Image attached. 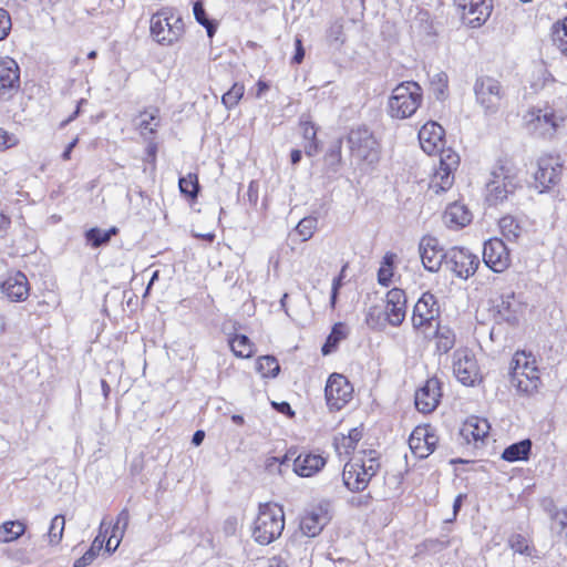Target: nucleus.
<instances>
[{
    "instance_id": "obj_36",
    "label": "nucleus",
    "mask_w": 567,
    "mask_h": 567,
    "mask_svg": "<svg viewBox=\"0 0 567 567\" xmlns=\"http://www.w3.org/2000/svg\"><path fill=\"white\" fill-rule=\"evenodd\" d=\"M415 434L421 439L424 444V452L419 454L420 458H425L432 454L437 445L439 437L430 426L414 429Z\"/></svg>"
},
{
    "instance_id": "obj_52",
    "label": "nucleus",
    "mask_w": 567,
    "mask_h": 567,
    "mask_svg": "<svg viewBox=\"0 0 567 567\" xmlns=\"http://www.w3.org/2000/svg\"><path fill=\"white\" fill-rule=\"evenodd\" d=\"M551 520L559 526V535L567 537V506L561 509L549 511Z\"/></svg>"
},
{
    "instance_id": "obj_26",
    "label": "nucleus",
    "mask_w": 567,
    "mask_h": 567,
    "mask_svg": "<svg viewBox=\"0 0 567 567\" xmlns=\"http://www.w3.org/2000/svg\"><path fill=\"white\" fill-rule=\"evenodd\" d=\"M472 213L464 204H450L444 214L443 219L450 228H463L472 221Z\"/></svg>"
},
{
    "instance_id": "obj_63",
    "label": "nucleus",
    "mask_w": 567,
    "mask_h": 567,
    "mask_svg": "<svg viewBox=\"0 0 567 567\" xmlns=\"http://www.w3.org/2000/svg\"><path fill=\"white\" fill-rule=\"evenodd\" d=\"M272 406L275 408V410L281 414H285L287 415L288 417H293L295 416V411L291 409V405L286 402V401H282V402H272Z\"/></svg>"
},
{
    "instance_id": "obj_6",
    "label": "nucleus",
    "mask_w": 567,
    "mask_h": 567,
    "mask_svg": "<svg viewBox=\"0 0 567 567\" xmlns=\"http://www.w3.org/2000/svg\"><path fill=\"white\" fill-rule=\"evenodd\" d=\"M151 34L161 44H172L184 32V23L172 9L165 8L151 18Z\"/></svg>"
},
{
    "instance_id": "obj_60",
    "label": "nucleus",
    "mask_w": 567,
    "mask_h": 567,
    "mask_svg": "<svg viewBox=\"0 0 567 567\" xmlns=\"http://www.w3.org/2000/svg\"><path fill=\"white\" fill-rule=\"evenodd\" d=\"M305 59V49L300 37L295 39V54L292 56V63L300 64Z\"/></svg>"
},
{
    "instance_id": "obj_19",
    "label": "nucleus",
    "mask_w": 567,
    "mask_h": 567,
    "mask_svg": "<svg viewBox=\"0 0 567 567\" xmlns=\"http://www.w3.org/2000/svg\"><path fill=\"white\" fill-rule=\"evenodd\" d=\"M406 313V296L404 290L393 288L386 293L385 316L386 321L399 327L405 319Z\"/></svg>"
},
{
    "instance_id": "obj_41",
    "label": "nucleus",
    "mask_w": 567,
    "mask_h": 567,
    "mask_svg": "<svg viewBox=\"0 0 567 567\" xmlns=\"http://www.w3.org/2000/svg\"><path fill=\"white\" fill-rule=\"evenodd\" d=\"M326 38L329 45L339 49L346 41L343 23L340 20L333 21L327 30Z\"/></svg>"
},
{
    "instance_id": "obj_56",
    "label": "nucleus",
    "mask_w": 567,
    "mask_h": 567,
    "mask_svg": "<svg viewBox=\"0 0 567 567\" xmlns=\"http://www.w3.org/2000/svg\"><path fill=\"white\" fill-rule=\"evenodd\" d=\"M11 29V19L7 10L0 8V41L6 39Z\"/></svg>"
},
{
    "instance_id": "obj_30",
    "label": "nucleus",
    "mask_w": 567,
    "mask_h": 567,
    "mask_svg": "<svg viewBox=\"0 0 567 567\" xmlns=\"http://www.w3.org/2000/svg\"><path fill=\"white\" fill-rule=\"evenodd\" d=\"M342 138L334 140L328 147L323 162L327 173H337L342 163Z\"/></svg>"
},
{
    "instance_id": "obj_46",
    "label": "nucleus",
    "mask_w": 567,
    "mask_h": 567,
    "mask_svg": "<svg viewBox=\"0 0 567 567\" xmlns=\"http://www.w3.org/2000/svg\"><path fill=\"white\" fill-rule=\"evenodd\" d=\"M65 519L62 515H55L50 524L48 536L51 544H59L63 536Z\"/></svg>"
},
{
    "instance_id": "obj_64",
    "label": "nucleus",
    "mask_w": 567,
    "mask_h": 567,
    "mask_svg": "<svg viewBox=\"0 0 567 567\" xmlns=\"http://www.w3.org/2000/svg\"><path fill=\"white\" fill-rule=\"evenodd\" d=\"M303 150L307 156L312 157L318 154L319 152V141H307L303 145Z\"/></svg>"
},
{
    "instance_id": "obj_17",
    "label": "nucleus",
    "mask_w": 567,
    "mask_h": 567,
    "mask_svg": "<svg viewBox=\"0 0 567 567\" xmlns=\"http://www.w3.org/2000/svg\"><path fill=\"white\" fill-rule=\"evenodd\" d=\"M440 398V381L436 378H431L416 390L414 395L415 408L422 413H430L436 409Z\"/></svg>"
},
{
    "instance_id": "obj_14",
    "label": "nucleus",
    "mask_w": 567,
    "mask_h": 567,
    "mask_svg": "<svg viewBox=\"0 0 567 567\" xmlns=\"http://www.w3.org/2000/svg\"><path fill=\"white\" fill-rule=\"evenodd\" d=\"M329 504L321 503L305 512L300 519V530L308 537L318 536L330 520Z\"/></svg>"
},
{
    "instance_id": "obj_3",
    "label": "nucleus",
    "mask_w": 567,
    "mask_h": 567,
    "mask_svg": "<svg viewBox=\"0 0 567 567\" xmlns=\"http://www.w3.org/2000/svg\"><path fill=\"white\" fill-rule=\"evenodd\" d=\"M523 188L516 174L505 167H499L492 173V178L486 184V202L491 206H497L506 200H514L516 192Z\"/></svg>"
},
{
    "instance_id": "obj_8",
    "label": "nucleus",
    "mask_w": 567,
    "mask_h": 567,
    "mask_svg": "<svg viewBox=\"0 0 567 567\" xmlns=\"http://www.w3.org/2000/svg\"><path fill=\"white\" fill-rule=\"evenodd\" d=\"M444 266L457 278L466 280L476 272L480 266V258L467 248L452 247L447 249Z\"/></svg>"
},
{
    "instance_id": "obj_39",
    "label": "nucleus",
    "mask_w": 567,
    "mask_h": 567,
    "mask_svg": "<svg viewBox=\"0 0 567 567\" xmlns=\"http://www.w3.org/2000/svg\"><path fill=\"white\" fill-rule=\"evenodd\" d=\"M256 369L265 378H275L280 371V365L274 355H262L258 358Z\"/></svg>"
},
{
    "instance_id": "obj_35",
    "label": "nucleus",
    "mask_w": 567,
    "mask_h": 567,
    "mask_svg": "<svg viewBox=\"0 0 567 567\" xmlns=\"http://www.w3.org/2000/svg\"><path fill=\"white\" fill-rule=\"evenodd\" d=\"M453 183L454 171L447 169V167L444 166H440L439 169L434 173L430 187L434 189L435 193H440L450 189Z\"/></svg>"
},
{
    "instance_id": "obj_40",
    "label": "nucleus",
    "mask_w": 567,
    "mask_h": 567,
    "mask_svg": "<svg viewBox=\"0 0 567 567\" xmlns=\"http://www.w3.org/2000/svg\"><path fill=\"white\" fill-rule=\"evenodd\" d=\"M179 190L183 195L194 199L199 193V183L196 174L189 173L187 176L179 177Z\"/></svg>"
},
{
    "instance_id": "obj_50",
    "label": "nucleus",
    "mask_w": 567,
    "mask_h": 567,
    "mask_svg": "<svg viewBox=\"0 0 567 567\" xmlns=\"http://www.w3.org/2000/svg\"><path fill=\"white\" fill-rule=\"evenodd\" d=\"M508 544H509V547L515 553H518L522 555H527V556L530 555V551H532L530 546H529L527 539L523 535H520V534L512 535L508 539Z\"/></svg>"
},
{
    "instance_id": "obj_25",
    "label": "nucleus",
    "mask_w": 567,
    "mask_h": 567,
    "mask_svg": "<svg viewBox=\"0 0 567 567\" xmlns=\"http://www.w3.org/2000/svg\"><path fill=\"white\" fill-rule=\"evenodd\" d=\"M344 486L351 492H361L369 485V477L361 471L358 462L347 463L342 472Z\"/></svg>"
},
{
    "instance_id": "obj_33",
    "label": "nucleus",
    "mask_w": 567,
    "mask_h": 567,
    "mask_svg": "<svg viewBox=\"0 0 567 567\" xmlns=\"http://www.w3.org/2000/svg\"><path fill=\"white\" fill-rule=\"evenodd\" d=\"M436 351L440 354L447 353L455 344V333L447 326L437 324L435 330Z\"/></svg>"
},
{
    "instance_id": "obj_57",
    "label": "nucleus",
    "mask_w": 567,
    "mask_h": 567,
    "mask_svg": "<svg viewBox=\"0 0 567 567\" xmlns=\"http://www.w3.org/2000/svg\"><path fill=\"white\" fill-rule=\"evenodd\" d=\"M193 13H194L196 21L200 25H205V23H208V21H210V19H208V17H207L204 4L200 0L194 2Z\"/></svg>"
},
{
    "instance_id": "obj_61",
    "label": "nucleus",
    "mask_w": 567,
    "mask_h": 567,
    "mask_svg": "<svg viewBox=\"0 0 567 567\" xmlns=\"http://www.w3.org/2000/svg\"><path fill=\"white\" fill-rule=\"evenodd\" d=\"M409 445L412 452L417 456L421 452H424V444L422 443L421 439L415 434V431H413L410 435Z\"/></svg>"
},
{
    "instance_id": "obj_4",
    "label": "nucleus",
    "mask_w": 567,
    "mask_h": 567,
    "mask_svg": "<svg viewBox=\"0 0 567 567\" xmlns=\"http://www.w3.org/2000/svg\"><path fill=\"white\" fill-rule=\"evenodd\" d=\"M475 101L486 115H494L501 109L506 97L502 83L489 75L477 76L473 86Z\"/></svg>"
},
{
    "instance_id": "obj_34",
    "label": "nucleus",
    "mask_w": 567,
    "mask_h": 567,
    "mask_svg": "<svg viewBox=\"0 0 567 567\" xmlns=\"http://www.w3.org/2000/svg\"><path fill=\"white\" fill-rule=\"evenodd\" d=\"M25 532V525L21 520H8L0 525V544L17 540Z\"/></svg>"
},
{
    "instance_id": "obj_62",
    "label": "nucleus",
    "mask_w": 567,
    "mask_h": 567,
    "mask_svg": "<svg viewBox=\"0 0 567 567\" xmlns=\"http://www.w3.org/2000/svg\"><path fill=\"white\" fill-rule=\"evenodd\" d=\"M128 522H130L128 511H127V508H123L118 513L116 522H115V524L113 526L115 527V529H123V530H125L127 528V526H128Z\"/></svg>"
},
{
    "instance_id": "obj_15",
    "label": "nucleus",
    "mask_w": 567,
    "mask_h": 567,
    "mask_svg": "<svg viewBox=\"0 0 567 567\" xmlns=\"http://www.w3.org/2000/svg\"><path fill=\"white\" fill-rule=\"evenodd\" d=\"M463 20L472 28L481 27L491 16L492 4L486 0H454Z\"/></svg>"
},
{
    "instance_id": "obj_18",
    "label": "nucleus",
    "mask_w": 567,
    "mask_h": 567,
    "mask_svg": "<svg viewBox=\"0 0 567 567\" xmlns=\"http://www.w3.org/2000/svg\"><path fill=\"white\" fill-rule=\"evenodd\" d=\"M440 309L435 296L429 291L424 292L416 301L412 323L415 329L431 323V321L439 316Z\"/></svg>"
},
{
    "instance_id": "obj_29",
    "label": "nucleus",
    "mask_w": 567,
    "mask_h": 567,
    "mask_svg": "<svg viewBox=\"0 0 567 567\" xmlns=\"http://www.w3.org/2000/svg\"><path fill=\"white\" fill-rule=\"evenodd\" d=\"M511 385L516 388L523 393H533L537 390L539 383V377L537 375V369H530V373H525V377H520L519 372L509 375Z\"/></svg>"
},
{
    "instance_id": "obj_59",
    "label": "nucleus",
    "mask_w": 567,
    "mask_h": 567,
    "mask_svg": "<svg viewBox=\"0 0 567 567\" xmlns=\"http://www.w3.org/2000/svg\"><path fill=\"white\" fill-rule=\"evenodd\" d=\"M392 277L393 271L391 268L381 266L380 269L378 270V282L383 287L390 286Z\"/></svg>"
},
{
    "instance_id": "obj_32",
    "label": "nucleus",
    "mask_w": 567,
    "mask_h": 567,
    "mask_svg": "<svg viewBox=\"0 0 567 567\" xmlns=\"http://www.w3.org/2000/svg\"><path fill=\"white\" fill-rule=\"evenodd\" d=\"M348 331L343 322H337L333 324L330 334L327 337L326 342L321 348L323 355H328L337 350L340 341L346 339Z\"/></svg>"
},
{
    "instance_id": "obj_10",
    "label": "nucleus",
    "mask_w": 567,
    "mask_h": 567,
    "mask_svg": "<svg viewBox=\"0 0 567 567\" xmlns=\"http://www.w3.org/2000/svg\"><path fill=\"white\" fill-rule=\"evenodd\" d=\"M453 372L466 386H474L482 380L476 359L468 350H456L453 353Z\"/></svg>"
},
{
    "instance_id": "obj_45",
    "label": "nucleus",
    "mask_w": 567,
    "mask_h": 567,
    "mask_svg": "<svg viewBox=\"0 0 567 567\" xmlns=\"http://www.w3.org/2000/svg\"><path fill=\"white\" fill-rule=\"evenodd\" d=\"M554 41L567 58V17L554 25Z\"/></svg>"
},
{
    "instance_id": "obj_22",
    "label": "nucleus",
    "mask_w": 567,
    "mask_h": 567,
    "mask_svg": "<svg viewBox=\"0 0 567 567\" xmlns=\"http://www.w3.org/2000/svg\"><path fill=\"white\" fill-rule=\"evenodd\" d=\"M496 309L502 320L506 321L511 326H516L524 306L514 292H508L501 296V300L496 305Z\"/></svg>"
},
{
    "instance_id": "obj_51",
    "label": "nucleus",
    "mask_w": 567,
    "mask_h": 567,
    "mask_svg": "<svg viewBox=\"0 0 567 567\" xmlns=\"http://www.w3.org/2000/svg\"><path fill=\"white\" fill-rule=\"evenodd\" d=\"M440 166L447 167V169L456 171L460 164V156L452 150H440Z\"/></svg>"
},
{
    "instance_id": "obj_38",
    "label": "nucleus",
    "mask_w": 567,
    "mask_h": 567,
    "mask_svg": "<svg viewBox=\"0 0 567 567\" xmlns=\"http://www.w3.org/2000/svg\"><path fill=\"white\" fill-rule=\"evenodd\" d=\"M231 351L238 358H249L252 355L254 344L249 340V338L245 334H235L234 338L229 340Z\"/></svg>"
},
{
    "instance_id": "obj_2",
    "label": "nucleus",
    "mask_w": 567,
    "mask_h": 567,
    "mask_svg": "<svg viewBox=\"0 0 567 567\" xmlns=\"http://www.w3.org/2000/svg\"><path fill=\"white\" fill-rule=\"evenodd\" d=\"M423 101V90L417 82L404 81L398 84L388 101V112L393 118L411 117Z\"/></svg>"
},
{
    "instance_id": "obj_28",
    "label": "nucleus",
    "mask_w": 567,
    "mask_h": 567,
    "mask_svg": "<svg viewBox=\"0 0 567 567\" xmlns=\"http://www.w3.org/2000/svg\"><path fill=\"white\" fill-rule=\"evenodd\" d=\"M530 453L532 441L529 439H525L507 446L502 453V458L511 463L518 461H527L529 458Z\"/></svg>"
},
{
    "instance_id": "obj_11",
    "label": "nucleus",
    "mask_w": 567,
    "mask_h": 567,
    "mask_svg": "<svg viewBox=\"0 0 567 567\" xmlns=\"http://www.w3.org/2000/svg\"><path fill=\"white\" fill-rule=\"evenodd\" d=\"M353 388L346 377L333 373L329 377L324 395L327 404L331 410H341L351 399Z\"/></svg>"
},
{
    "instance_id": "obj_23",
    "label": "nucleus",
    "mask_w": 567,
    "mask_h": 567,
    "mask_svg": "<svg viewBox=\"0 0 567 567\" xmlns=\"http://www.w3.org/2000/svg\"><path fill=\"white\" fill-rule=\"evenodd\" d=\"M326 465V458L311 452L300 453L293 461V471L302 477H310Z\"/></svg>"
},
{
    "instance_id": "obj_31",
    "label": "nucleus",
    "mask_w": 567,
    "mask_h": 567,
    "mask_svg": "<svg viewBox=\"0 0 567 567\" xmlns=\"http://www.w3.org/2000/svg\"><path fill=\"white\" fill-rule=\"evenodd\" d=\"M118 228L113 226L106 230L99 227H92L85 231L86 241L93 247L99 248L110 243L111 238L117 235Z\"/></svg>"
},
{
    "instance_id": "obj_54",
    "label": "nucleus",
    "mask_w": 567,
    "mask_h": 567,
    "mask_svg": "<svg viewBox=\"0 0 567 567\" xmlns=\"http://www.w3.org/2000/svg\"><path fill=\"white\" fill-rule=\"evenodd\" d=\"M381 316L382 312L377 307H371L365 315V323L372 329H382L384 323Z\"/></svg>"
},
{
    "instance_id": "obj_1",
    "label": "nucleus",
    "mask_w": 567,
    "mask_h": 567,
    "mask_svg": "<svg viewBox=\"0 0 567 567\" xmlns=\"http://www.w3.org/2000/svg\"><path fill=\"white\" fill-rule=\"evenodd\" d=\"M284 528V508L272 503L260 504L252 528L255 542L259 545H269L281 536Z\"/></svg>"
},
{
    "instance_id": "obj_55",
    "label": "nucleus",
    "mask_w": 567,
    "mask_h": 567,
    "mask_svg": "<svg viewBox=\"0 0 567 567\" xmlns=\"http://www.w3.org/2000/svg\"><path fill=\"white\" fill-rule=\"evenodd\" d=\"M18 137L0 127V151H6L18 144Z\"/></svg>"
},
{
    "instance_id": "obj_9",
    "label": "nucleus",
    "mask_w": 567,
    "mask_h": 567,
    "mask_svg": "<svg viewBox=\"0 0 567 567\" xmlns=\"http://www.w3.org/2000/svg\"><path fill=\"white\" fill-rule=\"evenodd\" d=\"M563 165L558 157L543 156L537 161V171L534 174L535 187L539 193L549 190L560 181Z\"/></svg>"
},
{
    "instance_id": "obj_7",
    "label": "nucleus",
    "mask_w": 567,
    "mask_h": 567,
    "mask_svg": "<svg viewBox=\"0 0 567 567\" xmlns=\"http://www.w3.org/2000/svg\"><path fill=\"white\" fill-rule=\"evenodd\" d=\"M347 143L352 156L369 164L378 162L380 145L369 127L361 125L351 128Z\"/></svg>"
},
{
    "instance_id": "obj_5",
    "label": "nucleus",
    "mask_w": 567,
    "mask_h": 567,
    "mask_svg": "<svg viewBox=\"0 0 567 567\" xmlns=\"http://www.w3.org/2000/svg\"><path fill=\"white\" fill-rule=\"evenodd\" d=\"M566 117L564 111H556L553 106L545 105L543 109L528 111L525 120L530 133L542 137H550L557 132Z\"/></svg>"
},
{
    "instance_id": "obj_20",
    "label": "nucleus",
    "mask_w": 567,
    "mask_h": 567,
    "mask_svg": "<svg viewBox=\"0 0 567 567\" xmlns=\"http://www.w3.org/2000/svg\"><path fill=\"white\" fill-rule=\"evenodd\" d=\"M29 281L27 276L21 271L9 275L0 285V291L9 300L21 302L29 296Z\"/></svg>"
},
{
    "instance_id": "obj_49",
    "label": "nucleus",
    "mask_w": 567,
    "mask_h": 567,
    "mask_svg": "<svg viewBox=\"0 0 567 567\" xmlns=\"http://www.w3.org/2000/svg\"><path fill=\"white\" fill-rule=\"evenodd\" d=\"M375 451L369 452V457L359 463L361 471L369 477V481L378 473L380 463L377 456H374Z\"/></svg>"
},
{
    "instance_id": "obj_43",
    "label": "nucleus",
    "mask_w": 567,
    "mask_h": 567,
    "mask_svg": "<svg viewBox=\"0 0 567 567\" xmlns=\"http://www.w3.org/2000/svg\"><path fill=\"white\" fill-rule=\"evenodd\" d=\"M159 125V111L158 109H152L140 114L138 126L143 131L154 133L156 127Z\"/></svg>"
},
{
    "instance_id": "obj_53",
    "label": "nucleus",
    "mask_w": 567,
    "mask_h": 567,
    "mask_svg": "<svg viewBox=\"0 0 567 567\" xmlns=\"http://www.w3.org/2000/svg\"><path fill=\"white\" fill-rule=\"evenodd\" d=\"M125 530L123 529H115V527H112V534L109 536V538H105V551L109 554L114 553L117 547L120 546V543L123 538Z\"/></svg>"
},
{
    "instance_id": "obj_48",
    "label": "nucleus",
    "mask_w": 567,
    "mask_h": 567,
    "mask_svg": "<svg viewBox=\"0 0 567 567\" xmlns=\"http://www.w3.org/2000/svg\"><path fill=\"white\" fill-rule=\"evenodd\" d=\"M447 75L444 72L436 73L433 75L431 85L433 93L437 100H442L447 91Z\"/></svg>"
},
{
    "instance_id": "obj_21",
    "label": "nucleus",
    "mask_w": 567,
    "mask_h": 567,
    "mask_svg": "<svg viewBox=\"0 0 567 567\" xmlns=\"http://www.w3.org/2000/svg\"><path fill=\"white\" fill-rule=\"evenodd\" d=\"M444 128L436 122L425 123L419 131L422 150L429 155L439 152L444 146Z\"/></svg>"
},
{
    "instance_id": "obj_13",
    "label": "nucleus",
    "mask_w": 567,
    "mask_h": 567,
    "mask_svg": "<svg viewBox=\"0 0 567 567\" xmlns=\"http://www.w3.org/2000/svg\"><path fill=\"white\" fill-rule=\"evenodd\" d=\"M483 260L494 272H503L511 262L509 250L502 239H488L483 247Z\"/></svg>"
},
{
    "instance_id": "obj_12",
    "label": "nucleus",
    "mask_w": 567,
    "mask_h": 567,
    "mask_svg": "<svg viewBox=\"0 0 567 567\" xmlns=\"http://www.w3.org/2000/svg\"><path fill=\"white\" fill-rule=\"evenodd\" d=\"M419 251L424 268L430 272L439 271L445 264L447 250H444L439 239L433 236H424L421 239Z\"/></svg>"
},
{
    "instance_id": "obj_42",
    "label": "nucleus",
    "mask_w": 567,
    "mask_h": 567,
    "mask_svg": "<svg viewBox=\"0 0 567 567\" xmlns=\"http://www.w3.org/2000/svg\"><path fill=\"white\" fill-rule=\"evenodd\" d=\"M532 363L524 351L516 352L511 361L509 375L516 374V371H518L520 377H525V373H530V369H536L532 367Z\"/></svg>"
},
{
    "instance_id": "obj_16",
    "label": "nucleus",
    "mask_w": 567,
    "mask_h": 567,
    "mask_svg": "<svg viewBox=\"0 0 567 567\" xmlns=\"http://www.w3.org/2000/svg\"><path fill=\"white\" fill-rule=\"evenodd\" d=\"M20 86V68L6 56L0 61V100H9Z\"/></svg>"
},
{
    "instance_id": "obj_24",
    "label": "nucleus",
    "mask_w": 567,
    "mask_h": 567,
    "mask_svg": "<svg viewBox=\"0 0 567 567\" xmlns=\"http://www.w3.org/2000/svg\"><path fill=\"white\" fill-rule=\"evenodd\" d=\"M111 523L104 517L100 524L99 534L92 542L90 548L74 561L73 567H86L97 557L104 546V542L109 532Z\"/></svg>"
},
{
    "instance_id": "obj_47",
    "label": "nucleus",
    "mask_w": 567,
    "mask_h": 567,
    "mask_svg": "<svg viewBox=\"0 0 567 567\" xmlns=\"http://www.w3.org/2000/svg\"><path fill=\"white\" fill-rule=\"evenodd\" d=\"M316 226L317 219L315 217H305L298 223L296 231L301 236L302 241H307L312 237Z\"/></svg>"
},
{
    "instance_id": "obj_44",
    "label": "nucleus",
    "mask_w": 567,
    "mask_h": 567,
    "mask_svg": "<svg viewBox=\"0 0 567 567\" xmlns=\"http://www.w3.org/2000/svg\"><path fill=\"white\" fill-rule=\"evenodd\" d=\"M245 92V87L243 84L234 83L233 86L223 94L221 103L225 105L227 110L234 109L240 99L243 97Z\"/></svg>"
},
{
    "instance_id": "obj_37",
    "label": "nucleus",
    "mask_w": 567,
    "mask_h": 567,
    "mask_svg": "<svg viewBox=\"0 0 567 567\" xmlns=\"http://www.w3.org/2000/svg\"><path fill=\"white\" fill-rule=\"evenodd\" d=\"M499 229L502 235L508 240V241H516L520 234H522V226L511 215L504 216L499 219Z\"/></svg>"
},
{
    "instance_id": "obj_27",
    "label": "nucleus",
    "mask_w": 567,
    "mask_h": 567,
    "mask_svg": "<svg viewBox=\"0 0 567 567\" xmlns=\"http://www.w3.org/2000/svg\"><path fill=\"white\" fill-rule=\"evenodd\" d=\"M489 423L486 419H482L478 416H470L462 430V435L470 441V439L474 441L483 440L489 432Z\"/></svg>"
},
{
    "instance_id": "obj_58",
    "label": "nucleus",
    "mask_w": 567,
    "mask_h": 567,
    "mask_svg": "<svg viewBox=\"0 0 567 567\" xmlns=\"http://www.w3.org/2000/svg\"><path fill=\"white\" fill-rule=\"evenodd\" d=\"M302 134L306 141H313L317 138V128L315 124L310 121H301L300 122Z\"/></svg>"
}]
</instances>
